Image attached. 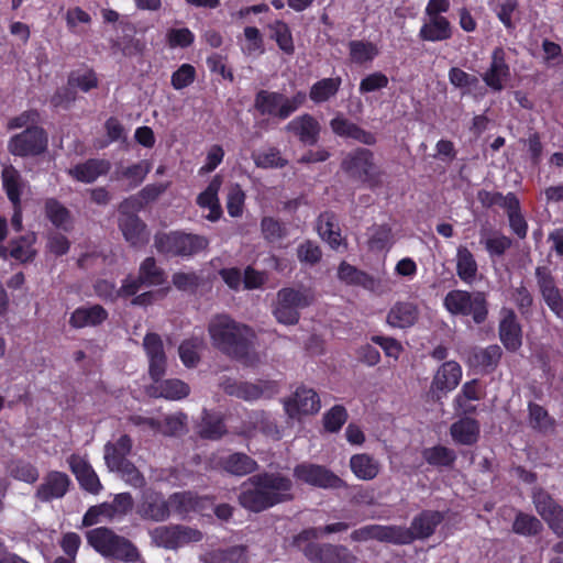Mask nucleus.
<instances>
[{
  "instance_id": "b1692460",
  "label": "nucleus",
  "mask_w": 563,
  "mask_h": 563,
  "mask_svg": "<svg viewBox=\"0 0 563 563\" xmlns=\"http://www.w3.org/2000/svg\"><path fill=\"white\" fill-rule=\"evenodd\" d=\"M499 338L504 346L511 352L517 351L522 344L521 327L510 308L500 310Z\"/></svg>"
},
{
  "instance_id": "338daca9",
  "label": "nucleus",
  "mask_w": 563,
  "mask_h": 563,
  "mask_svg": "<svg viewBox=\"0 0 563 563\" xmlns=\"http://www.w3.org/2000/svg\"><path fill=\"white\" fill-rule=\"evenodd\" d=\"M152 542L161 548L177 549L175 526H161L150 531Z\"/></svg>"
},
{
  "instance_id": "c85d7f7f",
  "label": "nucleus",
  "mask_w": 563,
  "mask_h": 563,
  "mask_svg": "<svg viewBox=\"0 0 563 563\" xmlns=\"http://www.w3.org/2000/svg\"><path fill=\"white\" fill-rule=\"evenodd\" d=\"M147 393L152 397H162L168 400H180L189 395L190 388L188 384L177 378L164 380L159 378L157 382H153L148 387Z\"/></svg>"
},
{
  "instance_id": "6e6d98bb",
  "label": "nucleus",
  "mask_w": 563,
  "mask_h": 563,
  "mask_svg": "<svg viewBox=\"0 0 563 563\" xmlns=\"http://www.w3.org/2000/svg\"><path fill=\"white\" fill-rule=\"evenodd\" d=\"M393 244V232L388 224L373 225L368 233V246L373 251L389 249Z\"/></svg>"
},
{
  "instance_id": "39448f33",
  "label": "nucleus",
  "mask_w": 563,
  "mask_h": 563,
  "mask_svg": "<svg viewBox=\"0 0 563 563\" xmlns=\"http://www.w3.org/2000/svg\"><path fill=\"white\" fill-rule=\"evenodd\" d=\"M341 168L350 178L371 188L380 184V172L374 163V154L367 148L349 152L342 159Z\"/></svg>"
},
{
  "instance_id": "3c124183",
  "label": "nucleus",
  "mask_w": 563,
  "mask_h": 563,
  "mask_svg": "<svg viewBox=\"0 0 563 563\" xmlns=\"http://www.w3.org/2000/svg\"><path fill=\"white\" fill-rule=\"evenodd\" d=\"M205 346L202 338H190L181 342L178 349L179 357L186 367H195L200 361V352Z\"/></svg>"
},
{
  "instance_id": "774afa93",
  "label": "nucleus",
  "mask_w": 563,
  "mask_h": 563,
  "mask_svg": "<svg viewBox=\"0 0 563 563\" xmlns=\"http://www.w3.org/2000/svg\"><path fill=\"white\" fill-rule=\"evenodd\" d=\"M541 528L542 525L539 519L523 512L517 514L512 525L514 532L520 536H534L541 530Z\"/></svg>"
},
{
  "instance_id": "bb28decb",
  "label": "nucleus",
  "mask_w": 563,
  "mask_h": 563,
  "mask_svg": "<svg viewBox=\"0 0 563 563\" xmlns=\"http://www.w3.org/2000/svg\"><path fill=\"white\" fill-rule=\"evenodd\" d=\"M351 538L354 541H367L374 539L396 544V541L408 540V534L407 532L397 529L396 526L369 525L354 530Z\"/></svg>"
},
{
  "instance_id": "bf43d9fd",
  "label": "nucleus",
  "mask_w": 563,
  "mask_h": 563,
  "mask_svg": "<svg viewBox=\"0 0 563 563\" xmlns=\"http://www.w3.org/2000/svg\"><path fill=\"white\" fill-rule=\"evenodd\" d=\"M349 525L345 522H336L327 525L324 528H311L302 531L294 539V544L301 548L302 543L320 538L322 534H330L347 530Z\"/></svg>"
},
{
  "instance_id": "a878e982",
  "label": "nucleus",
  "mask_w": 563,
  "mask_h": 563,
  "mask_svg": "<svg viewBox=\"0 0 563 563\" xmlns=\"http://www.w3.org/2000/svg\"><path fill=\"white\" fill-rule=\"evenodd\" d=\"M510 76V69L506 63V53L501 47H496L492 53L489 68L483 74L484 82L493 90L500 91Z\"/></svg>"
},
{
  "instance_id": "6e6552de",
  "label": "nucleus",
  "mask_w": 563,
  "mask_h": 563,
  "mask_svg": "<svg viewBox=\"0 0 563 563\" xmlns=\"http://www.w3.org/2000/svg\"><path fill=\"white\" fill-rule=\"evenodd\" d=\"M207 245L208 240L205 236L179 231L158 233L155 236L157 251L166 255L190 256L202 251Z\"/></svg>"
},
{
  "instance_id": "4d7b16f0",
  "label": "nucleus",
  "mask_w": 563,
  "mask_h": 563,
  "mask_svg": "<svg viewBox=\"0 0 563 563\" xmlns=\"http://www.w3.org/2000/svg\"><path fill=\"white\" fill-rule=\"evenodd\" d=\"M7 471L13 478L29 484L35 483L38 478L37 468L23 460L11 461L7 466Z\"/></svg>"
},
{
  "instance_id": "a211bd4d",
  "label": "nucleus",
  "mask_w": 563,
  "mask_h": 563,
  "mask_svg": "<svg viewBox=\"0 0 563 563\" xmlns=\"http://www.w3.org/2000/svg\"><path fill=\"white\" fill-rule=\"evenodd\" d=\"M2 181L8 198L14 207V213L11 219V225L14 230L20 231L22 228V211L20 208V197L25 188V183L21 179L19 172L12 166H7L3 168Z\"/></svg>"
},
{
  "instance_id": "423d86ee",
  "label": "nucleus",
  "mask_w": 563,
  "mask_h": 563,
  "mask_svg": "<svg viewBox=\"0 0 563 563\" xmlns=\"http://www.w3.org/2000/svg\"><path fill=\"white\" fill-rule=\"evenodd\" d=\"M306 100V93L297 92L291 98L275 91L261 90L255 97L254 107L263 115L287 119Z\"/></svg>"
},
{
  "instance_id": "393cba45",
  "label": "nucleus",
  "mask_w": 563,
  "mask_h": 563,
  "mask_svg": "<svg viewBox=\"0 0 563 563\" xmlns=\"http://www.w3.org/2000/svg\"><path fill=\"white\" fill-rule=\"evenodd\" d=\"M492 202H499L506 210L511 231L519 238L525 239L528 233V223L521 212L519 199L515 194L496 195Z\"/></svg>"
},
{
  "instance_id": "09e8293b",
  "label": "nucleus",
  "mask_w": 563,
  "mask_h": 563,
  "mask_svg": "<svg viewBox=\"0 0 563 563\" xmlns=\"http://www.w3.org/2000/svg\"><path fill=\"white\" fill-rule=\"evenodd\" d=\"M271 38H273L278 48L287 54L292 55L295 53L294 37L288 24L282 20H276L268 24Z\"/></svg>"
},
{
  "instance_id": "9b49d317",
  "label": "nucleus",
  "mask_w": 563,
  "mask_h": 563,
  "mask_svg": "<svg viewBox=\"0 0 563 563\" xmlns=\"http://www.w3.org/2000/svg\"><path fill=\"white\" fill-rule=\"evenodd\" d=\"M222 388L228 395L241 398L245 401L272 398L279 390L278 384L273 380H261L257 384H253L231 378L222 383Z\"/></svg>"
},
{
  "instance_id": "c9c22d12",
  "label": "nucleus",
  "mask_w": 563,
  "mask_h": 563,
  "mask_svg": "<svg viewBox=\"0 0 563 563\" xmlns=\"http://www.w3.org/2000/svg\"><path fill=\"white\" fill-rule=\"evenodd\" d=\"M207 504H210L208 499L198 498L191 492L175 493L168 498L169 512L173 510L180 516L191 511L203 512Z\"/></svg>"
},
{
  "instance_id": "ea45409f",
  "label": "nucleus",
  "mask_w": 563,
  "mask_h": 563,
  "mask_svg": "<svg viewBox=\"0 0 563 563\" xmlns=\"http://www.w3.org/2000/svg\"><path fill=\"white\" fill-rule=\"evenodd\" d=\"M108 318V312L99 305L79 307L70 316V324L74 328L95 327Z\"/></svg>"
},
{
  "instance_id": "f704fd0d",
  "label": "nucleus",
  "mask_w": 563,
  "mask_h": 563,
  "mask_svg": "<svg viewBox=\"0 0 563 563\" xmlns=\"http://www.w3.org/2000/svg\"><path fill=\"white\" fill-rule=\"evenodd\" d=\"M417 305L409 301L396 302L387 314V322L394 328L405 329L412 327L418 320Z\"/></svg>"
},
{
  "instance_id": "13d9d810",
  "label": "nucleus",
  "mask_w": 563,
  "mask_h": 563,
  "mask_svg": "<svg viewBox=\"0 0 563 563\" xmlns=\"http://www.w3.org/2000/svg\"><path fill=\"white\" fill-rule=\"evenodd\" d=\"M481 243L485 245L490 256H500L510 247L511 240L499 232H482Z\"/></svg>"
},
{
  "instance_id": "2eb2a0df",
  "label": "nucleus",
  "mask_w": 563,
  "mask_h": 563,
  "mask_svg": "<svg viewBox=\"0 0 563 563\" xmlns=\"http://www.w3.org/2000/svg\"><path fill=\"white\" fill-rule=\"evenodd\" d=\"M130 420L133 424L147 428L155 433L164 435H179L186 430L187 416L183 412H177L165 416L163 420L142 416H132Z\"/></svg>"
},
{
  "instance_id": "f8f14e48",
  "label": "nucleus",
  "mask_w": 563,
  "mask_h": 563,
  "mask_svg": "<svg viewBox=\"0 0 563 563\" xmlns=\"http://www.w3.org/2000/svg\"><path fill=\"white\" fill-rule=\"evenodd\" d=\"M283 405L286 415L290 419L316 415L321 408L318 393L306 386L298 387L290 397L283 400Z\"/></svg>"
},
{
  "instance_id": "69168bd1",
  "label": "nucleus",
  "mask_w": 563,
  "mask_h": 563,
  "mask_svg": "<svg viewBox=\"0 0 563 563\" xmlns=\"http://www.w3.org/2000/svg\"><path fill=\"white\" fill-rule=\"evenodd\" d=\"M422 455L429 464L435 466H450L456 459L453 450L441 445L426 449Z\"/></svg>"
},
{
  "instance_id": "58836bf2",
  "label": "nucleus",
  "mask_w": 563,
  "mask_h": 563,
  "mask_svg": "<svg viewBox=\"0 0 563 563\" xmlns=\"http://www.w3.org/2000/svg\"><path fill=\"white\" fill-rule=\"evenodd\" d=\"M254 431H261L262 433L271 437H279L277 424L272 419L271 415L264 411L251 412L249 415V422L239 429L238 433L251 435Z\"/></svg>"
},
{
  "instance_id": "4468645a",
  "label": "nucleus",
  "mask_w": 563,
  "mask_h": 563,
  "mask_svg": "<svg viewBox=\"0 0 563 563\" xmlns=\"http://www.w3.org/2000/svg\"><path fill=\"white\" fill-rule=\"evenodd\" d=\"M136 514L145 520L164 521L169 517L168 499L159 492L145 489L136 505Z\"/></svg>"
},
{
  "instance_id": "5701e85b",
  "label": "nucleus",
  "mask_w": 563,
  "mask_h": 563,
  "mask_svg": "<svg viewBox=\"0 0 563 563\" xmlns=\"http://www.w3.org/2000/svg\"><path fill=\"white\" fill-rule=\"evenodd\" d=\"M68 464L84 490L93 495L102 490L99 476L86 457L74 454L68 459Z\"/></svg>"
},
{
  "instance_id": "79ce46f5",
  "label": "nucleus",
  "mask_w": 563,
  "mask_h": 563,
  "mask_svg": "<svg viewBox=\"0 0 563 563\" xmlns=\"http://www.w3.org/2000/svg\"><path fill=\"white\" fill-rule=\"evenodd\" d=\"M318 233L332 249H338L342 244V235L336 218L331 212L320 214L318 219Z\"/></svg>"
},
{
  "instance_id": "052dcab7",
  "label": "nucleus",
  "mask_w": 563,
  "mask_h": 563,
  "mask_svg": "<svg viewBox=\"0 0 563 563\" xmlns=\"http://www.w3.org/2000/svg\"><path fill=\"white\" fill-rule=\"evenodd\" d=\"M46 216L51 222L65 231L71 228L69 211L56 200H47L45 205Z\"/></svg>"
},
{
  "instance_id": "4be33fe9",
  "label": "nucleus",
  "mask_w": 563,
  "mask_h": 563,
  "mask_svg": "<svg viewBox=\"0 0 563 563\" xmlns=\"http://www.w3.org/2000/svg\"><path fill=\"white\" fill-rule=\"evenodd\" d=\"M69 485L70 478L66 473L51 471L36 488L35 497L43 503L59 499L66 495Z\"/></svg>"
},
{
  "instance_id": "20e7f679",
  "label": "nucleus",
  "mask_w": 563,
  "mask_h": 563,
  "mask_svg": "<svg viewBox=\"0 0 563 563\" xmlns=\"http://www.w3.org/2000/svg\"><path fill=\"white\" fill-rule=\"evenodd\" d=\"M313 300L314 295L309 288H283L277 292L273 314L282 324H296L300 318L299 310L310 306Z\"/></svg>"
},
{
  "instance_id": "c756f323",
  "label": "nucleus",
  "mask_w": 563,
  "mask_h": 563,
  "mask_svg": "<svg viewBox=\"0 0 563 563\" xmlns=\"http://www.w3.org/2000/svg\"><path fill=\"white\" fill-rule=\"evenodd\" d=\"M110 167L109 161L92 158L69 168L68 174L78 181L90 184L106 175Z\"/></svg>"
},
{
  "instance_id": "72a5a7b5",
  "label": "nucleus",
  "mask_w": 563,
  "mask_h": 563,
  "mask_svg": "<svg viewBox=\"0 0 563 563\" xmlns=\"http://www.w3.org/2000/svg\"><path fill=\"white\" fill-rule=\"evenodd\" d=\"M132 450V440L129 435H121L115 442L104 445V463L109 471H114L129 461L126 457Z\"/></svg>"
},
{
  "instance_id": "8fccbe9b",
  "label": "nucleus",
  "mask_w": 563,
  "mask_h": 563,
  "mask_svg": "<svg viewBox=\"0 0 563 563\" xmlns=\"http://www.w3.org/2000/svg\"><path fill=\"white\" fill-rule=\"evenodd\" d=\"M340 77L324 78L312 85L309 97L316 103L328 101L335 96L341 86Z\"/></svg>"
},
{
  "instance_id": "5fc2aeb1",
  "label": "nucleus",
  "mask_w": 563,
  "mask_h": 563,
  "mask_svg": "<svg viewBox=\"0 0 563 563\" xmlns=\"http://www.w3.org/2000/svg\"><path fill=\"white\" fill-rule=\"evenodd\" d=\"M349 49L352 62L356 64L372 62L378 55L377 46L365 41H351Z\"/></svg>"
},
{
  "instance_id": "473e14b6",
  "label": "nucleus",
  "mask_w": 563,
  "mask_h": 563,
  "mask_svg": "<svg viewBox=\"0 0 563 563\" xmlns=\"http://www.w3.org/2000/svg\"><path fill=\"white\" fill-rule=\"evenodd\" d=\"M419 36L428 42H441L452 36V26L445 16H427Z\"/></svg>"
},
{
  "instance_id": "c03bdc74",
  "label": "nucleus",
  "mask_w": 563,
  "mask_h": 563,
  "mask_svg": "<svg viewBox=\"0 0 563 563\" xmlns=\"http://www.w3.org/2000/svg\"><path fill=\"white\" fill-rule=\"evenodd\" d=\"M95 289L100 298L113 300L117 297H130L135 295L139 291V286L136 282L131 280V277H128L120 289H117L113 283L107 280L98 282Z\"/></svg>"
},
{
  "instance_id": "2f4dec72",
  "label": "nucleus",
  "mask_w": 563,
  "mask_h": 563,
  "mask_svg": "<svg viewBox=\"0 0 563 563\" xmlns=\"http://www.w3.org/2000/svg\"><path fill=\"white\" fill-rule=\"evenodd\" d=\"M462 378V368L459 363L449 361L443 363L438 369L432 388L438 391L448 393L453 390Z\"/></svg>"
},
{
  "instance_id": "e433bc0d",
  "label": "nucleus",
  "mask_w": 563,
  "mask_h": 563,
  "mask_svg": "<svg viewBox=\"0 0 563 563\" xmlns=\"http://www.w3.org/2000/svg\"><path fill=\"white\" fill-rule=\"evenodd\" d=\"M330 126L336 135L356 140L363 144L372 145L376 141L374 134L361 129L342 115L332 119Z\"/></svg>"
},
{
  "instance_id": "7c9ffc66",
  "label": "nucleus",
  "mask_w": 563,
  "mask_h": 563,
  "mask_svg": "<svg viewBox=\"0 0 563 563\" xmlns=\"http://www.w3.org/2000/svg\"><path fill=\"white\" fill-rule=\"evenodd\" d=\"M286 129L298 136L306 145L316 144L320 133L318 121L309 114L295 118L287 124Z\"/></svg>"
},
{
  "instance_id": "412c9836",
  "label": "nucleus",
  "mask_w": 563,
  "mask_h": 563,
  "mask_svg": "<svg viewBox=\"0 0 563 563\" xmlns=\"http://www.w3.org/2000/svg\"><path fill=\"white\" fill-rule=\"evenodd\" d=\"M443 516L439 511L427 510L415 517L410 528L396 526L397 529L407 532L408 540L396 541V544H408L415 539H424L431 536L435 527L442 521Z\"/></svg>"
},
{
  "instance_id": "7ed1b4c3",
  "label": "nucleus",
  "mask_w": 563,
  "mask_h": 563,
  "mask_svg": "<svg viewBox=\"0 0 563 563\" xmlns=\"http://www.w3.org/2000/svg\"><path fill=\"white\" fill-rule=\"evenodd\" d=\"M88 543L102 556L134 562L139 551L131 541L114 533L111 529L99 527L87 532Z\"/></svg>"
},
{
  "instance_id": "cd10ccee",
  "label": "nucleus",
  "mask_w": 563,
  "mask_h": 563,
  "mask_svg": "<svg viewBox=\"0 0 563 563\" xmlns=\"http://www.w3.org/2000/svg\"><path fill=\"white\" fill-rule=\"evenodd\" d=\"M221 186L222 177L220 175H216L207 188L197 197V205L201 209L209 210V213L206 214V219L212 222L218 221L222 216V209L218 197Z\"/></svg>"
},
{
  "instance_id": "f3484780",
  "label": "nucleus",
  "mask_w": 563,
  "mask_h": 563,
  "mask_svg": "<svg viewBox=\"0 0 563 563\" xmlns=\"http://www.w3.org/2000/svg\"><path fill=\"white\" fill-rule=\"evenodd\" d=\"M536 278L545 305L558 318L563 319V296L551 272L547 267H537Z\"/></svg>"
},
{
  "instance_id": "f257e3e1",
  "label": "nucleus",
  "mask_w": 563,
  "mask_h": 563,
  "mask_svg": "<svg viewBox=\"0 0 563 563\" xmlns=\"http://www.w3.org/2000/svg\"><path fill=\"white\" fill-rule=\"evenodd\" d=\"M212 345L245 366H255L261 355L255 351V332L228 314L213 317L208 325Z\"/></svg>"
},
{
  "instance_id": "a19ab883",
  "label": "nucleus",
  "mask_w": 563,
  "mask_h": 563,
  "mask_svg": "<svg viewBox=\"0 0 563 563\" xmlns=\"http://www.w3.org/2000/svg\"><path fill=\"white\" fill-rule=\"evenodd\" d=\"M352 473L362 481L374 479L380 470L379 462L366 453L355 454L350 459Z\"/></svg>"
},
{
  "instance_id": "6ab92c4d",
  "label": "nucleus",
  "mask_w": 563,
  "mask_h": 563,
  "mask_svg": "<svg viewBox=\"0 0 563 563\" xmlns=\"http://www.w3.org/2000/svg\"><path fill=\"white\" fill-rule=\"evenodd\" d=\"M143 347L148 361V375L153 382L163 378L166 372L167 357L161 336L147 333L143 340Z\"/></svg>"
},
{
  "instance_id": "37998d69",
  "label": "nucleus",
  "mask_w": 563,
  "mask_h": 563,
  "mask_svg": "<svg viewBox=\"0 0 563 563\" xmlns=\"http://www.w3.org/2000/svg\"><path fill=\"white\" fill-rule=\"evenodd\" d=\"M479 435V426L476 420L463 418L451 426V437L454 442L463 445L475 443Z\"/></svg>"
},
{
  "instance_id": "4c0bfd02",
  "label": "nucleus",
  "mask_w": 563,
  "mask_h": 563,
  "mask_svg": "<svg viewBox=\"0 0 563 563\" xmlns=\"http://www.w3.org/2000/svg\"><path fill=\"white\" fill-rule=\"evenodd\" d=\"M120 229L125 240L133 246H140L148 241L146 225L135 214L121 216Z\"/></svg>"
},
{
  "instance_id": "de8ad7c7",
  "label": "nucleus",
  "mask_w": 563,
  "mask_h": 563,
  "mask_svg": "<svg viewBox=\"0 0 563 563\" xmlns=\"http://www.w3.org/2000/svg\"><path fill=\"white\" fill-rule=\"evenodd\" d=\"M203 563H246V549L232 547L228 550H211L200 556Z\"/></svg>"
},
{
  "instance_id": "ddd939ff",
  "label": "nucleus",
  "mask_w": 563,
  "mask_h": 563,
  "mask_svg": "<svg viewBox=\"0 0 563 563\" xmlns=\"http://www.w3.org/2000/svg\"><path fill=\"white\" fill-rule=\"evenodd\" d=\"M133 508V498L130 493L117 494L112 503H102L90 507L85 514L82 522L85 526L98 523L100 517L113 519L126 515Z\"/></svg>"
},
{
  "instance_id": "9d476101",
  "label": "nucleus",
  "mask_w": 563,
  "mask_h": 563,
  "mask_svg": "<svg viewBox=\"0 0 563 563\" xmlns=\"http://www.w3.org/2000/svg\"><path fill=\"white\" fill-rule=\"evenodd\" d=\"M47 147V136L43 129L32 126L13 135L8 150L15 156H35L42 154Z\"/></svg>"
},
{
  "instance_id": "0e129e2a",
  "label": "nucleus",
  "mask_w": 563,
  "mask_h": 563,
  "mask_svg": "<svg viewBox=\"0 0 563 563\" xmlns=\"http://www.w3.org/2000/svg\"><path fill=\"white\" fill-rule=\"evenodd\" d=\"M242 51L247 56H258L264 53L263 36L257 27L246 26L244 29Z\"/></svg>"
},
{
  "instance_id": "1a4fd4ad",
  "label": "nucleus",
  "mask_w": 563,
  "mask_h": 563,
  "mask_svg": "<svg viewBox=\"0 0 563 563\" xmlns=\"http://www.w3.org/2000/svg\"><path fill=\"white\" fill-rule=\"evenodd\" d=\"M294 476L305 484L323 489H338L346 485L343 479L325 466L307 462L295 466Z\"/></svg>"
},
{
  "instance_id": "864d4df0",
  "label": "nucleus",
  "mask_w": 563,
  "mask_h": 563,
  "mask_svg": "<svg viewBox=\"0 0 563 563\" xmlns=\"http://www.w3.org/2000/svg\"><path fill=\"white\" fill-rule=\"evenodd\" d=\"M500 355L501 352L499 346L490 345L486 349L474 350L470 357V362L475 367L487 369L497 365Z\"/></svg>"
},
{
  "instance_id": "603ef678",
  "label": "nucleus",
  "mask_w": 563,
  "mask_h": 563,
  "mask_svg": "<svg viewBox=\"0 0 563 563\" xmlns=\"http://www.w3.org/2000/svg\"><path fill=\"white\" fill-rule=\"evenodd\" d=\"M222 467L233 475L242 476L255 471L257 464L253 459L243 453H234L223 460Z\"/></svg>"
},
{
  "instance_id": "dca6fc26",
  "label": "nucleus",
  "mask_w": 563,
  "mask_h": 563,
  "mask_svg": "<svg viewBox=\"0 0 563 563\" xmlns=\"http://www.w3.org/2000/svg\"><path fill=\"white\" fill-rule=\"evenodd\" d=\"M305 555L311 563H355L356 558L352 552L342 545L332 544H308L301 547Z\"/></svg>"
},
{
  "instance_id": "0eeeda50",
  "label": "nucleus",
  "mask_w": 563,
  "mask_h": 563,
  "mask_svg": "<svg viewBox=\"0 0 563 563\" xmlns=\"http://www.w3.org/2000/svg\"><path fill=\"white\" fill-rule=\"evenodd\" d=\"M443 305L452 314L472 316L477 324L484 322L488 313L486 298L482 292L451 290L444 297Z\"/></svg>"
},
{
  "instance_id": "f03ea898",
  "label": "nucleus",
  "mask_w": 563,
  "mask_h": 563,
  "mask_svg": "<svg viewBox=\"0 0 563 563\" xmlns=\"http://www.w3.org/2000/svg\"><path fill=\"white\" fill-rule=\"evenodd\" d=\"M291 479L280 473H261L243 482L238 500L241 507L261 512L277 504L292 499Z\"/></svg>"
},
{
  "instance_id": "a18cd8bd",
  "label": "nucleus",
  "mask_w": 563,
  "mask_h": 563,
  "mask_svg": "<svg viewBox=\"0 0 563 563\" xmlns=\"http://www.w3.org/2000/svg\"><path fill=\"white\" fill-rule=\"evenodd\" d=\"M137 283L139 289L141 286H159L166 282L165 272L156 265V262L153 257L145 258L141 266L137 278H131Z\"/></svg>"
},
{
  "instance_id": "e2e57ef3",
  "label": "nucleus",
  "mask_w": 563,
  "mask_h": 563,
  "mask_svg": "<svg viewBox=\"0 0 563 563\" xmlns=\"http://www.w3.org/2000/svg\"><path fill=\"white\" fill-rule=\"evenodd\" d=\"M199 432L205 439L217 440L221 438L225 432L222 418L216 413L205 412Z\"/></svg>"
},
{
  "instance_id": "aec40b11",
  "label": "nucleus",
  "mask_w": 563,
  "mask_h": 563,
  "mask_svg": "<svg viewBox=\"0 0 563 563\" xmlns=\"http://www.w3.org/2000/svg\"><path fill=\"white\" fill-rule=\"evenodd\" d=\"M533 504L539 515L558 536H563V509L542 489L533 493Z\"/></svg>"
},
{
  "instance_id": "680f3d73",
  "label": "nucleus",
  "mask_w": 563,
  "mask_h": 563,
  "mask_svg": "<svg viewBox=\"0 0 563 563\" xmlns=\"http://www.w3.org/2000/svg\"><path fill=\"white\" fill-rule=\"evenodd\" d=\"M34 242V233H29L20 240L13 241L9 250L10 256L20 262H27L32 260L35 255V250L33 249Z\"/></svg>"
},
{
  "instance_id": "49530a36",
  "label": "nucleus",
  "mask_w": 563,
  "mask_h": 563,
  "mask_svg": "<svg viewBox=\"0 0 563 563\" xmlns=\"http://www.w3.org/2000/svg\"><path fill=\"white\" fill-rule=\"evenodd\" d=\"M477 263L472 252L465 246H459L456 252V273L461 280L472 284L476 279Z\"/></svg>"
}]
</instances>
